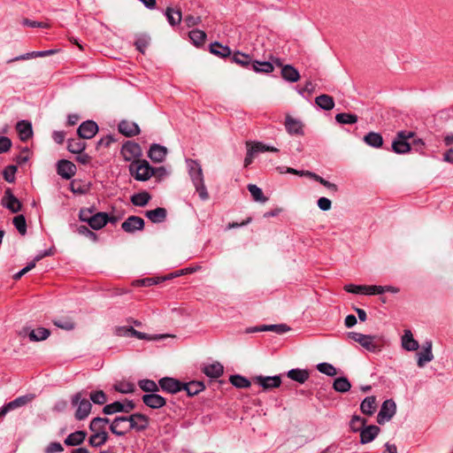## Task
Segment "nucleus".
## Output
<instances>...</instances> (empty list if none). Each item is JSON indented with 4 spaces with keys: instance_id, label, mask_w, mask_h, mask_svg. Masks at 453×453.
<instances>
[{
    "instance_id": "1",
    "label": "nucleus",
    "mask_w": 453,
    "mask_h": 453,
    "mask_svg": "<svg viewBox=\"0 0 453 453\" xmlns=\"http://www.w3.org/2000/svg\"><path fill=\"white\" fill-rule=\"evenodd\" d=\"M127 430L134 429L136 431H143L149 426L150 418L142 413H134L128 417H116L110 424V430L113 434L123 436L126 434V430H119V425L121 423H127Z\"/></svg>"
},
{
    "instance_id": "2",
    "label": "nucleus",
    "mask_w": 453,
    "mask_h": 453,
    "mask_svg": "<svg viewBox=\"0 0 453 453\" xmlns=\"http://www.w3.org/2000/svg\"><path fill=\"white\" fill-rule=\"evenodd\" d=\"M129 172L139 181L148 180L151 176L156 175L154 168L146 160L133 161L129 165Z\"/></svg>"
},
{
    "instance_id": "3",
    "label": "nucleus",
    "mask_w": 453,
    "mask_h": 453,
    "mask_svg": "<svg viewBox=\"0 0 453 453\" xmlns=\"http://www.w3.org/2000/svg\"><path fill=\"white\" fill-rule=\"evenodd\" d=\"M84 392H78L72 396L71 403L77 407L74 417L77 420H84L90 414L92 404L88 399L85 397Z\"/></svg>"
},
{
    "instance_id": "4",
    "label": "nucleus",
    "mask_w": 453,
    "mask_h": 453,
    "mask_svg": "<svg viewBox=\"0 0 453 453\" xmlns=\"http://www.w3.org/2000/svg\"><path fill=\"white\" fill-rule=\"evenodd\" d=\"M348 337L352 341L358 342L363 348L370 352H377L380 349V345L374 342L375 336L363 334L357 332L348 333Z\"/></svg>"
},
{
    "instance_id": "5",
    "label": "nucleus",
    "mask_w": 453,
    "mask_h": 453,
    "mask_svg": "<svg viewBox=\"0 0 453 453\" xmlns=\"http://www.w3.org/2000/svg\"><path fill=\"white\" fill-rule=\"evenodd\" d=\"M414 134L412 132L400 131L396 134V138L392 142V150L397 154H403L411 150V145L408 142L410 138H412Z\"/></svg>"
},
{
    "instance_id": "6",
    "label": "nucleus",
    "mask_w": 453,
    "mask_h": 453,
    "mask_svg": "<svg viewBox=\"0 0 453 453\" xmlns=\"http://www.w3.org/2000/svg\"><path fill=\"white\" fill-rule=\"evenodd\" d=\"M34 395H25L4 404L0 408V419H2L8 412L27 405L34 399Z\"/></svg>"
},
{
    "instance_id": "7",
    "label": "nucleus",
    "mask_w": 453,
    "mask_h": 453,
    "mask_svg": "<svg viewBox=\"0 0 453 453\" xmlns=\"http://www.w3.org/2000/svg\"><path fill=\"white\" fill-rule=\"evenodd\" d=\"M395 411L396 404L392 399L384 401L377 416L378 423L384 424L389 421L395 414Z\"/></svg>"
},
{
    "instance_id": "8",
    "label": "nucleus",
    "mask_w": 453,
    "mask_h": 453,
    "mask_svg": "<svg viewBox=\"0 0 453 453\" xmlns=\"http://www.w3.org/2000/svg\"><path fill=\"white\" fill-rule=\"evenodd\" d=\"M1 204L12 213L19 212L22 208L20 201L12 194L10 188L4 190V194L1 199Z\"/></svg>"
},
{
    "instance_id": "9",
    "label": "nucleus",
    "mask_w": 453,
    "mask_h": 453,
    "mask_svg": "<svg viewBox=\"0 0 453 453\" xmlns=\"http://www.w3.org/2000/svg\"><path fill=\"white\" fill-rule=\"evenodd\" d=\"M189 177L196 188V191L198 193L200 199L203 201L208 200L209 194L204 184L203 170L190 174Z\"/></svg>"
},
{
    "instance_id": "10",
    "label": "nucleus",
    "mask_w": 453,
    "mask_h": 453,
    "mask_svg": "<svg viewBox=\"0 0 453 453\" xmlns=\"http://www.w3.org/2000/svg\"><path fill=\"white\" fill-rule=\"evenodd\" d=\"M121 155L126 161H135L142 155V149L138 143L128 141L123 144Z\"/></svg>"
},
{
    "instance_id": "11",
    "label": "nucleus",
    "mask_w": 453,
    "mask_h": 453,
    "mask_svg": "<svg viewBox=\"0 0 453 453\" xmlns=\"http://www.w3.org/2000/svg\"><path fill=\"white\" fill-rule=\"evenodd\" d=\"M254 381L263 388L264 390H270L273 388H279L281 384V379L280 375L275 376H256Z\"/></svg>"
},
{
    "instance_id": "12",
    "label": "nucleus",
    "mask_w": 453,
    "mask_h": 453,
    "mask_svg": "<svg viewBox=\"0 0 453 453\" xmlns=\"http://www.w3.org/2000/svg\"><path fill=\"white\" fill-rule=\"evenodd\" d=\"M182 383L183 382L170 377H165L158 380V385L161 389L170 394H175L181 391Z\"/></svg>"
},
{
    "instance_id": "13",
    "label": "nucleus",
    "mask_w": 453,
    "mask_h": 453,
    "mask_svg": "<svg viewBox=\"0 0 453 453\" xmlns=\"http://www.w3.org/2000/svg\"><path fill=\"white\" fill-rule=\"evenodd\" d=\"M98 132V126L93 120L84 121L78 127L77 133L81 139H91Z\"/></svg>"
},
{
    "instance_id": "14",
    "label": "nucleus",
    "mask_w": 453,
    "mask_h": 453,
    "mask_svg": "<svg viewBox=\"0 0 453 453\" xmlns=\"http://www.w3.org/2000/svg\"><path fill=\"white\" fill-rule=\"evenodd\" d=\"M57 172L63 179L70 180L76 173V166L69 160L61 159L58 162Z\"/></svg>"
},
{
    "instance_id": "15",
    "label": "nucleus",
    "mask_w": 453,
    "mask_h": 453,
    "mask_svg": "<svg viewBox=\"0 0 453 453\" xmlns=\"http://www.w3.org/2000/svg\"><path fill=\"white\" fill-rule=\"evenodd\" d=\"M144 227V220L138 216L128 217L121 225V228L129 234H133L135 231L142 230Z\"/></svg>"
},
{
    "instance_id": "16",
    "label": "nucleus",
    "mask_w": 453,
    "mask_h": 453,
    "mask_svg": "<svg viewBox=\"0 0 453 453\" xmlns=\"http://www.w3.org/2000/svg\"><path fill=\"white\" fill-rule=\"evenodd\" d=\"M272 331L278 334H282L289 331V327L285 324H278V325H264L260 326L250 327L247 329V333H257V332H265Z\"/></svg>"
},
{
    "instance_id": "17",
    "label": "nucleus",
    "mask_w": 453,
    "mask_h": 453,
    "mask_svg": "<svg viewBox=\"0 0 453 453\" xmlns=\"http://www.w3.org/2000/svg\"><path fill=\"white\" fill-rule=\"evenodd\" d=\"M142 399L143 403L151 409H159L166 403V400L156 393L145 394Z\"/></svg>"
},
{
    "instance_id": "18",
    "label": "nucleus",
    "mask_w": 453,
    "mask_h": 453,
    "mask_svg": "<svg viewBox=\"0 0 453 453\" xmlns=\"http://www.w3.org/2000/svg\"><path fill=\"white\" fill-rule=\"evenodd\" d=\"M285 127L289 134L303 135V125L296 119H294L290 115L286 116Z\"/></svg>"
},
{
    "instance_id": "19",
    "label": "nucleus",
    "mask_w": 453,
    "mask_h": 453,
    "mask_svg": "<svg viewBox=\"0 0 453 453\" xmlns=\"http://www.w3.org/2000/svg\"><path fill=\"white\" fill-rule=\"evenodd\" d=\"M120 134L127 137H132L140 134L139 126L133 121L122 120L118 126Z\"/></svg>"
},
{
    "instance_id": "20",
    "label": "nucleus",
    "mask_w": 453,
    "mask_h": 453,
    "mask_svg": "<svg viewBox=\"0 0 453 453\" xmlns=\"http://www.w3.org/2000/svg\"><path fill=\"white\" fill-rule=\"evenodd\" d=\"M167 154V149L162 145L154 143L150 146L148 152L149 157L156 163H161L164 161Z\"/></svg>"
},
{
    "instance_id": "21",
    "label": "nucleus",
    "mask_w": 453,
    "mask_h": 453,
    "mask_svg": "<svg viewBox=\"0 0 453 453\" xmlns=\"http://www.w3.org/2000/svg\"><path fill=\"white\" fill-rule=\"evenodd\" d=\"M432 342L426 341L423 346V351L418 353V366L423 367L426 363L434 359L432 353Z\"/></svg>"
},
{
    "instance_id": "22",
    "label": "nucleus",
    "mask_w": 453,
    "mask_h": 453,
    "mask_svg": "<svg viewBox=\"0 0 453 453\" xmlns=\"http://www.w3.org/2000/svg\"><path fill=\"white\" fill-rule=\"evenodd\" d=\"M110 220V217L106 212H97L89 218L88 225L94 230L103 228Z\"/></svg>"
},
{
    "instance_id": "23",
    "label": "nucleus",
    "mask_w": 453,
    "mask_h": 453,
    "mask_svg": "<svg viewBox=\"0 0 453 453\" xmlns=\"http://www.w3.org/2000/svg\"><path fill=\"white\" fill-rule=\"evenodd\" d=\"M380 432V427L374 425H371L360 431V442L366 444L375 439Z\"/></svg>"
},
{
    "instance_id": "24",
    "label": "nucleus",
    "mask_w": 453,
    "mask_h": 453,
    "mask_svg": "<svg viewBox=\"0 0 453 453\" xmlns=\"http://www.w3.org/2000/svg\"><path fill=\"white\" fill-rule=\"evenodd\" d=\"M202 371L206 376L212 379H218L223 374L224 367L220 363L215 362L210 365H205Z\"/></svg>"
},
{
    "instance_id": "25",
    "label": "nucleus",
    "mask_w": 453,
    "mask_h": 453,
    "mask_svg": "<svg viewBox=\"0 0 453 453\" xmlns=\"http://www.w3.org/2000/svg\"><path fill=\"white\" fill-rule=\"evenodd\" d=\"M19 139L23 142L27 141L33 135L32 125L29 121L20 120L16 125Z\"/></svg>"
},
{
    "instance_id": "26",
    "label": "nucleus",
    "mask_w": 453,
    "mask_h": 453,
    "mask_svg": "<svg viewBox=\"0 0 453 453\" xmlns=\"http://www.w3.org/2000/svg\"><path fill=\"white\" fill-rule=\"evenodd\" d=\"M246 147L250 148V150L257 156L258 153L262 152H278L279 150L275 147L266 145L261 142H247Z\"/></svg>"
},
{
    "instance_id": "27",
    "label": "nucleus",
    "mask_w": 453,
    "mask_h": 453,
    "mask_svg": "<svg viewBox=\"0 0 453 453\" xmlns=\"http://www.w3.org/2000/svg\"><path fill=\"white\" fill-rule=\"evenodd\" d=\"M165 15L167 19L168 23L172 27H175L181 22L182 14L180 8L174 9L173 7L168 6L165 9Z\"/></svg>"
},
{
    "instance_id": "28",
    "label": "nucleus",
    "mask_w": 453,
    "mask_h": 453,
    "mask_svg": "<svg viewBox=\"0 0 453 453\" xmlns=\"http://www.w3.org/2000/svg\"><path fill=\"white\" fill-rule=\"evenodd\" d=\"M145 215L151 222L161 223L165 220L167 212L165 208L158 207L154 210L147 211Z\"/></svg>"
},
{
    "instance_id": "29",
    "label": "nucleus",
    "mask_w": 453,
    "mask_h": 453,
    "mask_svg": "<svg viewBox=\"0 0 453 453\" xmlns=\"http://www.w3.org/2000/svg\"><path fill=\"white\" fill-rule=\"evenodd\" d=\"M205 388L203 382L192 380L188 383H182V390H185L188 396H193L202 392Z\"/></svg>"
},
{
    "instance_id": "30",
    "label": "nucleus",
    "mask_w": 453,
    "mask_h": 453,
    "mask_svg": "<svg viewBox=\"0 0 453 453\" xmlns=\"http://www.w3.org/2000/svg\"><path fill=\"white\" fill-rule=\"evenodd\" d=\"M402 346L408 351H414L418 349V342L413 338L410 330H405L402 337Z\"/></svg>"
},
{
    "instance_id": "31",
    "label": "nucleus",
    "mask_w": 453,
    "mask_h": 453,
    "mask_svg": "<svg viewBox=\"0 0 453 453\" xmlns=\"http://www.w3.org/2000/svg\"><path fill=\"white\" fill-rule=\"evenodd\" d=\"M281 76L289 82H296L300 79L299 72L291 65L282 66Z\"/></svg>"
},
{
    "instance_id": "32",
    "label": "nucleus",
    "mask_w": 453,
    "mask_h": 453,
    "mask_svg": "<svg viewBox=\"0 0 453 453\" xmlns=\"http://www.w3.org/2000/svg\"><path fill=\"white\" fill-rule=\"evenodd\" d=\"M87 433L85 431H75L70 434L65 440L67 446H78L86 439Z\"/></svg>"
},
{
    "instance_id": "33",
    "label": "nucleus",
    "mask_w": 453,
    "mask_h": 453,
    "mask_svg": "<svg viewBox=\"0 0 453 453\" xmlns=\"http://www.w3.org/2000/svg\"><path fill=\"white\" fill-rule=\"evenodd\" d=\"M50 334V332L49 329L44 327H37L29 331L28 337L31 342H40L46 340Z\"/></svg>"
},
{
    "instance_id": "34",
    "label": "nucleus",
    "mask_w": 453,
    "mask_h": 453,
    "mask_svg": "<svg viewBox=\"0 0 453 453\" xmlns=\"http://www.w3.org/2000/svg\"><path fill=\"white\" fill-rule=\"evenodd\" d=\"M364 142L372 148H380L383 144V138L379 133L369 132L365 135Z\"/></svg>"
},
{
    "instance_id": "35",
    "label": "nucleus",
    "mask_w": 453,
    "mask_h": 453,
    "mask_svg": "<svg viewBox=\"0 0 453 453\" xmlns=\"http://www.w3.org/2000/svg\"><path fill=\"white\" fill-rule=\"evenodd\" d=\"M316 104L325 111H330L334 107V101L331 96L323 94L315 98Z\"/></svg>"
},
{
    "instance_id": "36",
    "label": "nucleus",
    "mask_w": 453,
    "mask_h": 453,
    "mask_svg": "<svg viewBox=\"0 0 453 453\" xmlns=\"http://www.w3.org/2000/svg\"><path fill=\"white\" fill-rule=\"evenodd\" d=\"M287 375L292 380L301 384L304 383L309 379V372L303 369H292L288 372Z\"/></svg>"
},
{
    "instance_id": "37",
    "label": "nucleus",
    "mask_w": 453,
    "mask_h": 453,
    "mask_svg": "<svg viewBox=\"0 0 453 453\" xmlns=\"http://www.w3.org/2000/svg\"><path fill=\"white\" fill-rule=\"evenodd\" d=\"M377 407L374 396H367L361 403L360 409L364 414L372 415Z\"/></svg>"
},
{
    "instance_id": "38",
    "label": "nucleus",
    "mask_w": 453,
    "mask_h": 453,
    "mask_svg": "<svg viewBox=\"0 0 453 453\" xmlns=\"http://www.w3.org/2000/svg\"><path fill=\"white\" fill-rule=\"evenodd\" d=\"M251 69L256 73H270L273 72L274 66L270 61H253Z\"/></svg>"
},
{
    "instance_id": "39",
    "label": "nucleus",
    "mask_w": 453,
    "mask_h": 453,
    "mask_svg": "<svg viewBox=\"0 0 453 453\" xmlns=\"http://www.w3.org/2000/svg\"><path fill=\"white\" fill-rule=\"evenodd\" d=\"M81 138L69 139L67 142V150L73 154H81L86 148V143Z\"/></svg>"
},
{
    "instance_id": "40",
    "label": "nucleus",
    "mask_w": 453,
    "mask_h": 453,
    "mask_svg": "<svg viewBox=\"0 0 453 453\" xmlns=\"http://www.w3.org/2000/svg\"><path fill=\"white\" fill-rule=\"evenodd\" d=\"M232 59L234 63L245 68H251V64L253 62L250 55L240 51L235 52Z\"/></svg>"
},
{
    "instance_id": "41",
    "label": "nucleus",
    "mask_w": 453,
    "mask_h": 453,
    "mask_svg": "<svg viewBox=\"0 0 453 453\" xmlns=\"http://www.w3.org/2000/svg\"><path fill=\"white\" fill-rule=\"evenodd\" d=\"M350 388L351 384L346 377L336 378L333 383V388L339 393H346Z\"/></svg>"
},
{
    "instance_id": "42",
    "label": "nucleus",
    "mask_w": 453,
    "mask_h": 453,
    "mask_svg": "<svg viewBox=\"0 0 453 453\" xmlns=\"http://www.w3.org/2000/svg\"><path fill=\"white\" fill-rule=\"evenodd\" d=\"M109 439L108 433L94 434L90 435L88 443L90 446L98 448L104 445Z\"/></svg>"
},
{
    "instance_id": "43",
    "label": "nucleus",
    "mask_w": 453,
    "mask_h": 453,
    "mask_svg": "<svg viewBox=\"0 0 453 453\" xmlns=\"http://www.w3.org/2000/svg\"><path fill=\"white\" fill-rule=\"evenodd\" d=\"M210 51L221 58H226L231 55V50L227 46H223L219 42H213L210 45Z\"/></svg>"
},
{
    "instance_id": "44",
    "label": "nucleus",
    "mask_w": 453,
    "mask_h": 453,
    "mask_svg": "<svg viewBox=\"0 0 453 453\" xmlns=\"http://www.w3.org/2000/svg\"><path fill=\"white\" fill-rule=\"evenodd\" d=\"M150 198H151L150 195L148 192L143 191V192H140V193L133 195L131 196V202L135 206L142 207V206H145L149 203Z\"/></svg>"
},
{
    "instance_id": "45",
    "label": "nucleus",
    "mask_w": 453,
    "mask_h": 453,
    "mask_svg": "<svg viewBox=\"0 0 453 453\" xmlns=\"http://www.w3.org/2000/svg\"><path fill=\"white\" fill-rule=\"evenodd\" d=\"M150 37L147 34H141L136 36V40L134 42V45L136 50L141 53L144 54L146 49L150 45Z\"/></svg>"
},
{
    "instance_id": "46",
    "label": "nucleus",
    "mask_w": 453,
    "mask_h": 453,
    "mask_svg": "<svg viewBox=\"0 0 453 453\" xmlns=\"http://www.w3.org/2000/svg\"><path fill=\"white\" fill-rule=\"evenodd\" d=\"M229 381L237 388H248L251 385L248 379L239 374L231 375Z\"/></svg>"
},
{
    "instance_id": "47",
    "label": "nucleus",
    "mask_w": 453,
    "mask_h": 453,
    "mask_svg": "<svg viewBox=\"0 0 453 453\" xmlns=\"http://www.w3.org/2000/svg\"><path fill=\"white\" fill-rule=\"evenodd\" d=\"M188 35H189L190 40L196 46L203 45L206 39L205 32L199 30V29L191 30L189 32Z\"/></svg>"
},
{
    "instance_id": "48",
    "label": "nucleus",
    "mask_w": 453,
    "mask_h": 453,
    "mask_svg": "<svg viewBox=\"0 0 453 453\" xmlns=\"http://www.w3.org/2000/svg\"><path fill=\"white\" fill-rule=\"evenodd\" d=\"M139 387L142 390L149 394L156 393L159 390V385L151 380H140Z\"/></svg>"
},
{
    "instance_id": "49",
    "label": "nucleus",
    "mask_w": 453,
    "mask_h": 453,
    "mask_svg": "<svg viewBox=\"0 0 453 453\" xmlns=\"http://www.w3.org/2000/svg\"><path fill=\"white\" fill-rule=\"evenodd\" d=\"M57 51H58L57 50L32 51V52L27 53L25 55L17 57L15 58V60L28 59L30 58H37V57H48V56H51V55L55 54Z\"/></svg>"
},
{
    "instance_id": "50",
    "label": "nucleus",
    "mask_w": 453,
    "mask_h": 453,
    "mask_svg": "<svg viewBox=\"0 0 453 453\" xmlns=\"http://www.w3.org/2000/svg\"><path fill=\"white\" fill-rule=\"evenodd\" d=\"M124 406L123 403L116 401L114 403L106 404L103 408V413L105 415H111L117 412H123Z\"/></svg>"
},
{
    "instance_id": "51",
    "label": "nucleus",
    "mask_w": 453,
    "mask_h": 453,
    "mask_svg": "<svg viewBox=\"0 0 453 453\" xmlns=\"http://www.w3.org/2000/svg\"><path fill=\"white\" fill-rule=\"evenodd\" d=\"M248 190L251 194L253 199L257 202L265 203L267 201V198L264 196L263 191L260 188H258L255 184H249Z\"/></svg>"
},
{
    "instance_id": "52",
    "label": "nucleus",
    "mask_w": 453,
    "mask_h": 453,
    "mask_svg": "<svg viewBox=\"0 0 453 453\" xmlns=\"http://www.w3.org/2000/svg\"><path fill=\"white\" fill-rule=\"evenodd\" d=\"M335 119L340 124H355L358 118L356 114L342 112L336 114Z\"/></svg>"
},
{
    "instance_id": "53",
    "label": "nucleus",
    "mask_w": 453,
    "mask_h": 453,
    "mask_svg": "<svg viewBox=\"0 0 453 453\" xmlns=\"http://www.w3.org/2000/svg\"><path fill=\"white\" fill-rule=\"evenodd\" d=\"M114 389L122 394H128L134 392V385L129 381H118L114 384Z\"/></svg>"
},
{
    "instance_id": "54",
    "label": "nucleus",
    "mask_w": 453,
    "mask_h": 453,
    "mask_svg": "<svg viewBox=\"0 0 453 453\" xmlns=\"http://www.w3.org/2000/svg\"><path fill=\"white\" fill-rule=\"evenodd\" d=\"M12 223H13L14 226L16 227V229L18 230V232L21 235L26 234L27 222H26V219L23 215H18V216L14 217L12 219Z\"/></svg>"
},
{
    "instance_id": "55",
    "label": "nucleus",
    "mask_w": 453,
    "mask_h": 453,
    "mask_svg": "<svg viewBox=\"0 0 453 453\" xmlns=\"http://www.w3.org/2000/svg\"><path fill=\"white\" fill-rule=\"evenodd\" d=\"M317 369L319 372L324 373L327 376H335L337 374L336 368L329 363H319L317 365Z\"/></svg>"
},
{
    "instance_id": "56",
    "label": "nucleus",
    "mask_w": 453,
    "mask_h": 453,
    "mask_svg": "<svg viewBox=\"0 0 453 453\" xmlns=\"http://www.w3.org/2000/svg\"><path fill=\"white\" fill-rule=\"evenodd\" d=\"M89 397L90 400L96 404H104L107 401L106 395L103 390H96L91 392Z\"/></svg>"
},
{
    "instance_id": "57",
    "label": "nucleus",
    "mask_w": 453,
    "mask_h": 453,
    "mask_svg": "<svg viewBox=\"0 0 453 453\" xmlns=\"http://www.w3.org/2000/svg\"><path fill=\"white\" fill-rule=\"evenodd\" d=\"M310 175V178L313 179L316 181H319L320 184H322L324 187L327 188L333 192L337 191V186L334 183H331L330 181L323 179L319 175L316 173H308Z\"/></svg>"
},
{
    "instance_id": "58",
    "label": "nucleus",
    "mask_w": 453,
    "mask_h": 453,
    "mask_svg": "<svg viewBox=\"0 0 453 453\" xmlns=\"http://www.w3.org/2000/svg\"><path fill=\"white\" fill-rule=\"evenodd\" d=\"M89 429L94 434L107 433L106 428L100 423L98 418H94L91 420Z\"/></svg>"
},
{
    "instance_id": "59",
    "label": "nucleus",
    "mask_w": 453,
    "mask_h": 453,
    "mask_svg": "<svg viewBox=\"0 0 453 453\" xmlns=\"http://www.w3.org/2000/svg\"><path fill=\"white\" fill-rule=\"evenodd\" d=\"M17 167L15 165H8L4 171V178L6 181L12 183L15 180V173Z\"/></svg>"
},
{
    "instance_id": "60",
    "label": "nucleus",
    "mask_w": 453,
    "mask_h": 453,
    "mask_svg": "<svg viewBox=\"0 0 453 453\" xmlns=\"http://www.w3.org/2000/svg\"><path fill=\"white\" fill-rule=\"evenodd\" d=\"M131 336L136 337L137 339H140V340H148V341L156 340V339H161V338L164 337L163 335H160V336H151V335H149V334H147L145 333L139 332V331L135 330L134 328L132 329Z\"/></svg>"
},
{
    "instance_id": "61",
    "label": "nucleus",
    "mask_w": 453,
    "mask_h": 453,
    "mask_svg": "<svg viewBox=\"0 0 453 453\" xmlns=\"http://www.w3.org/2000/svg\"><path fill=\"white\" fill-rule=\"evenodd\" d=\"M77 232L81 234L88 237L92 241L96 242L97 240V235L88 229L86 226H80L77 227Z\"/></svg>"
},
{
    "instance_id": "62",
    "label": "nucleus",
    "mask_w": 453,
    "mask_h": 453,
    "mask_svg": "<svg viewBox=\"0 0 453 453\" xmlns=\"http://www.w3.org/2000/svg\"><path fill=\"white\" fill-rule=\"evenodd\" d=\"M184 22L188 27H193L199 25L202 22L200 16L187 15L184 18Z\"/></svg>"
},
{
    "instance_id": "63",
    "label": "nucleus",
    "mask_w": 453,
    "mask_h": 453,
    "mask_svg": "<svg viewBox=\"0 0 453 453\" xmlns=\"http://www.w3.org/2000/svg\"><path fill=\"white\" fill-rule=\"evenodd\" d=\"M186 163H187V165H188V174L189 175L192 174V173H196L198 171H202L203 170L201 165L196 160L187 159Z\"/></svg>"
},
{
    "instance_id": "64",
    "label": "nucleus",
    "mask_w": 453,
    "mask_h": 453,
    "mask_svg": "<svg viewBox=\"0 0 453 453\" xmlns=\"http://www.w3.org/2000/svg\"><path fill=\"white\" fill-rule=\"evenodd\" d=\"M132 326H117L114 330V333L118 336H131L132 334Z\"/></svg>"
}]
</instances>
